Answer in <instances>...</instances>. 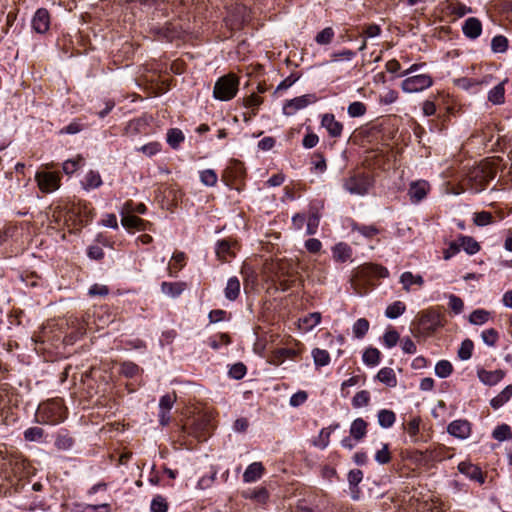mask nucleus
Instances as JSON below:
<instances>
[{"label": "nucleus", "instance_id": "nucleus-27", "mask_svg": "<svg viewBox=\"0 0 512 512\" xmlns=\"http://www.w3.org/2000/svg\"><path fill=\"white\" fill-rule=\"evenodd\" d=\"M102 183V178L99 172L90 170L86 173L82 185L85 190H90L99 188Z\"/></svg>", "mask_w": 512, "mask_h": 512}, {"label": "nucleus", "instance_id": "nucleus-38", "mask_svg": "<svg viewBox=\"0 0 512 512\" xmlns=\"http://www.w3.org/2000/svg\"><path fill=\"white\" fill-rule=\"evenodd\" d=\"M370 324L369 321L366 318H359L352 327L353 334L356 338H363L368 330H369Z\"/></svg>", "mask_w": 512, "mask_h": 512}, {"label": "nucleus", "instance_id": "nucleus-41", "mask_svg": "<svg viewBox=\"0 0 512 512\" xmlns=\"http://www.w3.org/2000/svg\"><path fill=\"white\" fill-rule=\"evenodd\" d=\"M363 362L370 366H375L380 362V352L376 348H367L363 353Z\"/></svg>", "mask_w": 512, "mask_h": 512}, {"label": "nucleus", "instance_id": "nucleus-8", "mask_svg": "<svg viewBox=\"0 0 512 512\" xmlns=\"http://www.w3.org/2000/svg\"><path fill=\"white\" fill-rule=\"evenodd\" d=\"M317 101L318 98L315 94H305L287 100L283 105V114L286 116H292L297 111L302 110L307 106L316 103Z\"/></svg>", "mask_w": 512, "mask_h": 512}, {"label": "nucleus", "instance_id": "nucleus-11", "mask_svg": "<svg viewBox=\"0 0 512 512\" xmlns=\"http://www.w3.org/2000/svg\"><path fill=\"white\" fill-rule=\"evenodd\" d=\"M447 432L456 438L466 439L471 434V424L463 419L454 420L448 425Z\"/></svg>", "mask_w": 512, "mask_h": 512}, {"label": "nucleus", "instance_id": "nucleus-47", "mask_svg": "<svg viewBox=\"0 0 512 512\" xmlns=\"http://www.w3.org/2000/svg\"><path fill=\"white\" fill-rule=\"evenodd\" d=\"M366 111V105L360 101L350 103L347 109L348 115L352 118L361 117L366 113Z\"/></svg>", "mask_w": 512, "mask_h": 512}, {"label": "nucleus", "instance_id": "nucleus-63", "mask_svg": "<svg viewBox=\"0 0 512 512\" xmlns=\"http://www.w3.org/2000/svg\"><path fill=\"white\" fill-rule=\"evenodd\" d=\"M449 307L455 314H460L463 311L464 302L460 297L451 294L449 296Z\"/></svg>", "mask_w": 512, "mask_h": 512}, {"label": "nucleus", "instance_id": "nucleus-2", "mask_svg": "<svg viewBox=\"0 0 512 512\" xmlns=\"http://www.w3.org/2000/svg\"><path fill=\"white\" fill-rule=\"evenodd\" d=\"M38 421L44 424L56 425L66 418V408L60 399L42 403L37 412Z\"/></svg>", "mask_w": 512, "mask_h": 512}, {"label": "nucleus", "instance_id": "nucleus-28", "mask_svg": "<svg viewBox=\"0 0 512 512\" xmlns=\"http://www.w3.org/2000/svg\"><path fill=\"white\" fill-rule=\"evenodd\" d=\"M512 397V385L506 386L497 396L492 398L490 405L494 409L503 406Z\"/></svg>", "mask_w": 512, "mask_h": 512}, {"label": "nucleus", "instance_id": "nucleus-12", "mask_svg": "<svg viewBox=\"0 0 512 512\" xmlns=\"http://www.w3.org/2000/svg\"><path fill=\"white\" fill-rule=\"evenodd\" d=\"M236 247H237L236 241H231L228 239L220 240L217 242V245H216V255L221 261L227 262L231 258L235 257Z\"/></svg>", "mask_w": 512, "mask_h": 512}, {"label": "nucleus", "instance_id": "nucleus-45", "mask_svg": "<svg viewBox=\"0 0 512 512\" xmlns=\"http://www.w3.org/2000/svg\"><path fill=\"white\" fill-rule=\"evenodd\" d=\"M173 264L168 267L169 275L173 276L185 265V254L183 252L175 253L172 256Z\"/></svg>", "mask_w": 512, "mask_h": 512}, {"label": "nucleus", "instance_id": "nucleus-6", "mask_svg": "<svg viewBox=\"0 0 512 512\" xmlns=\"http://www.w3.org/2000/svg\"><path fill=\"white\" fill-rule=\"evenodd\" d=\"M433 85V78L429 74H418L405 78L401 89L405 93L422 92Z\"/></svg>", "mask_w": 512, "mask_h": 512}, {"label": "nucleus", "instance_id": "nucleus-40", "mask_svg": "<svg viewBox=\"0 0 512 512\" xmlns=\"http://www.w3.org/2000/svg\"><path fill=\"white\" fill-rule=\"evenodd\" d=\"M333 255L336 260L345 262L351 256V249L346 244L339 243L334 247Z\"/></svg>", "mask_w": 512, "mask_h": 512}, {"label": "nucleus", "instance_id": "nucleus-44", "mask_svg": "<svg viewBox=\"0 0 512 512\" xmlns=\"http://www.w3.org/2000/svg\"><path fill=\"white\" fill-rule=\"evenodd\" d=\"M364 271L367 275L377 277V278H386L389 275V271L386 267L377 264H370L364 268Z\"/></svg>", "mask_w": 512, "mask_h": 512}, {"label": "nucleus", "instance_id": "nucleus-46", "mask_svg": "<svg viewBox=\"0 0 512 512\" xmlns=\"http://www.w3.org/2000/svg\"><path fill=\"white\" fill-rule=\"evenodd\" d=\"M473 348V341L470 339H465L464 341H462L460 348L458 350V357L464 361L470 359L472 356Z\"/></svg>", "mask_w": 512, "mask_h": 512}, {"label": "nucleus", "instance_id": "nucleus-31", "mask_svg": "<svg viewBox=\"0 0 512 512\" xmlns=\"http://www.w3.org/2000/svg\"><path fill=\"white\" fill-rule=\"evenodd\" d=\"M505 99V89L504 82L497 84L493 89H491L488 93V100L495 104H502Z\"/></svg>", "mask_w": 512, "mask_h": 512}, {"label": "nucleus", "instance_id": "nucleus-13", "mask_svg": "<svg viewBox=\"0 0 512 512\" xmlns=\"http://www.w3.org/2000/svg\"><path fill=\"white\" fill-rule=\"evenodd\" d=\"M321 125L327 130L330 137L339 138L342 135L343 124L337 121L332 113L322 116Z\"/></svg>", "mask_w": 512, "mask_h": 512}, {"label": "nucleus", "instance_id": "nucleus-49", "mask_svg": "<svg viewBox=\"0 0 512 512\" xmlns=\"http://www.w3.org/2000/svg\"><path fill=\"white\" fill-rule=\"evenodd\" d=\"M508 48V40L505 36L497 35L491 41V49L495 53H503Z\"/></svg>", "mask_w": 512, "mask_h": 512}, {"label": "nucleus", "instance_id": "nucleus-57", "mask_svg": "<svg viewBox=\"0 0 512 512\" xmlns=\"http://www.w3.org/2000/svg\"><path fill=\"white\" fill-rule=\"evenodd\" d=\"M83 161V158L81 156H78L76 159H69L63 163V171L67 175H71L75 173L79 167L81 162Z\"/></svg>", "mask_w": 512, "mask_h": 512}, {"label": "nucleus", "instance_id": "nucleus-50", "mask_svg": "<svg viewBox=\"0 0 512 512\" xmlns=\"http://www.w3.org/2000/svg\"><path fill=\"white\" fill-rule=\"evenodd\" d=\"M369 401L370 393L367 390H361L354 395L352 399V405L355 408H361L367 406Z\"/></svg>", "mask_w": 512, "mask_h": 512}, {"label": "nucleus", "instance_id": "nucleus-16", "mask_svg": "<svg viewBox=\"0 0 512 512\" xmlns=\"http://www.w3.org/2000/svg\"><path fill=\"white\" fill-rule=\"evenodd\" d=\"M458 470L460 473L466 475L471 480L478 481L479 483H484V476L482 474L481 469L478 466L470 462L463 461L458 464Z\"/></svg>", "mask_w": 512, "mask_h": 512}, {"label": "nucleus", "instance_id": "nucleus-3", "mask_svg": "<svg viewBox=\"0 0 512 512\" xmlns=\"http://www.w3.org/2000/svg\"><path fill=\"white\" fill-rule=\"evenodd\" d=\"M239 90V78L229 73L220 77L213 88V96L220 101H229L233 99Z\"/></svg>", "mask_w": 512, "mask_h": 512}, {"label": "nucleus", "instance_id": "nucleus-5", "mask_svg": "<svg viewBox=\"0 0 512 512\" xmlns=\"http://www.w3.org/2000/svg\"><path fill=\"white\" fill-rule=\"evenodd\" d=\"M440 314L428 309L421 311L417 317V328L421 334L429 335L441 326Z\"/></svg>", "mask_w": 512, "mask_h": 512}, {"label": "nucleus", "instance_id": "nucleus-48", "mask_svg": "<svg viewBox=\"0 0 512 512\" xmlns=\"http://www.w3.org/2000/svg\"><path fill=\"white\" fill-rule=\"evenodd\" d=\"M334 35V30L331 27H326L316 35L315 41L319 45H327L332 42Z\"/></svg>", "mask_w": 512, "mask_h": 512}, {"label": "nucleus", "instance_id": "nucleus-9", "mask_svg": "<svg viewBox=\"0 0 512 512\" xmlns=\"http://www.w3.org/2000/svg\"><path fill=\"white\" fill-rule=\"evenodd\" d=\"M176 394H165L159 400V422L162 426H166L170 422L169 412L176 402Z\"/></svg>", "mask_w": 512, "mask_h": 512}, {"label": "nucleus", "instance_id": "nucleus-37", "mask_svg": "<svg viewBox=\"0 0 512 512\" xmlns=\"http://www.w3.org/2000/svg\"><path fill=\"white\" fill-rule=\"evenodd\" d=\"M492 437L497 441L512 439V431L510 426L507 424L497 426L492 432Z\"/></svg>", "mask_w": 512, "mask_h": 512}, {"label": "nucleus", "instance_id": "nucleus-17", "mask_svg": "<svg viewBox=\"0 0 512 512\" xmlns=\"http://www.w3.org/2000/svg\"><path fill=\"white\" fill-rule=\"evenodd\" d=\"M264 470V466L261 462H254L250 464L243 474V481L246 483L257 481L262 477Z\"/></svg>", "mask_w": 512, "mask_h": 512}, {"label": "nucleus", "instance_id": "nucleus-56", "mask_svg": "<svg viewBox=\"0 0 512 512\" xmlns=\"http://www.w3.org/2000/svg\"><path fill=\"white\" fill-rule=\"evenodd\" d=\"M493 215L488 211H481L474 214V223L477 226H486L493 223Z\"/></svg>", "mask_w": 512, "mask_h": 512}, {"label": "nucleus", "instance_id": "nucleus-58", "mask_svg": "<svg viewBox=\"0 0 512 512\" xmlns=\"http://www.w3.org/2000/svg\"><path fill=\"white\" fill-rule=\"evenodd\" d=\"M246 373H247V368L241 362L233 364L231 366V368L229 369V376L236 380L242 379L246 375Z\"/></svg>", "mask_w": 512, "mask_h": 512}, {"label": "nucleus", "instance_id": "nucleus-10", "mask_svg": "<svg viewBox=\"0 0 512 512\" xmlns=\"http://www.w3.org/2000/svg\"><path fill=\"white\" fill-rule=\"evenodd\" d=\"M32 27L39 34H44L49 30L50 14L47 9L40 8L35 12L32 19Z\"/></svg>", "mask_w": 512, "mask_h": 512}, {"label": "nucleus", "instance_id": "nucleus-29", "mask_svg": "<svg viewBox=\"0 0 512 512\" xmlns=\"http://www.w3.org/2000/svg\"><path fill=\"white\" fill-rule=\"evenodd\" d=\"M459 241L460 247H462L469 255H474L480 250L479 243L473 237L460 236Z\"/></svg>", "mask_w": 512, "mask_h": 512}, {"label": "nucleus", "instance_id": "nucleus-20", "mask_svg": "<svg viewBox=\"0 0 512 512\" xmlns=\"http://www.w3.org/2000/svg\"><path fill=\"white\" fill-rule=\"evenodd\" d=\"M121 224L128 230L136 229L138 231H143L146 229V222L132 214L123 215L121 218Z\"/></svg>", "mask_w": 512, "mask_h": 512}, {"label": "nucleus", "instance_id": "nucleus-39", "mask_svg": "<svg viewBox=\"0 0 512 512\" xmlns=\"http://www.w3.org/2000/svg\"><path fill=\"white\" fill-rule=\"evenodd\" d=\"M453 372V366L448 360H440L435 365V374L439 378H447Z\"/></svg>", "mask_w": 512, "mask_h": 512}, {"label": "nucleus", "instance_id": "nucleus-7", "mask_svg": "<svg viewBox=\"0 0 512 512\" xmlns=\"http://www.w3.org/2000/svg\"><path fill=\"white\" fill-rule=\"evenodd\" d=\"M38 188L43 193H52L60 188L61 175L59 172L39 171L35 175Z\"/></svg>", "mask_w": 512, "mask_h": 512}, {"label": "nucleus", "instance_id": "nucleus-59", "mask_svg": "<svg viewBox=\"0 0 512 512\" xmlns=\"http://www.w3.org/2000/svg\"><path fill=\"white\" fill-rule=\"evenodd\" d=\"M375 460L382 465L391 461V454L388 444H383L382 448L376 452Z\"/></svg>", "mask_w": 512, "mask_h": 512}, {"label": "nucleus", "instance_id": "nucleus-42", "mask_svg": "<svg viewBox=\"0 0 512 512\" xmlns=\"http://www.w3.org/2000/svg\"><path fill=\"white\" fill-rule=\"evenodd\" d=\"M420 423H421V418L417 416V417L411 418L405 426L406 432L408 433V435L412 438V440L414 442L417 440V435L419 434V431H420Z\"/></svg>", "mask_w": 512, "mask_h": 512}, {"label": "nucleus", "instance_id": "nucleus-22", "mask_svg": "<svg viewBox=\"0 0 512 512\" xmlns=\"http://www.w3.org/2000/svg\"><path fill=\"white\" fill-rule=\"evenodd\" d=\"M225 297L230 301H235L240 294V281L236 276L230 277L224 289Z\"/></svg>", "mask_w": 512, "mask_h": 512}, {"label": "nucleus", "instance_id": "nucleus-14", "mask_svg": "<svg viewBox=\"0 0 512 512\" xmlns=\"http://www.w3.org/2000/svg\"><path fill=\"white\" fill-rule=\"evenodd\" d=\"M429 184L426 181L413 182L408 190V195L413 203L423 200L428 192Z\"/></svg>", "mask_w": 512, "mask_h": 512}, {"label": "nucleus", "instance_id": "nucleus-24", "mask_svg": "<svg viewBox=\"0 0 512 512\" xmlns=\"http://www.w3.org/2000/svg\"><path fill=\"white\" fill-rule=\"evenodd\" d=\"M321 318V313L319 312L310 313L307 316L299 319V327L306 332L311 331L321 322Z\"/></svg>", "mask_w": 512, "mask_h": 512}, {"label": "nucleus", "instance_id": "nucleus-34", "mask_svg": "<svg viewBox=\"0 0 512 512\" xmlns=\"http://www.w3.org/2000/svg\"><path fill=\"white\" fill-rule=\"evenodd\" d=\"M504 376V373L500 370L496 371H482L479 373V378L481 381L488 385H495L498 383Z\"/></svg>", "mask_w": 512, "mask_h": 512}, {"label": "nucleus", "instance_id": "nucleus-43", "mask_svg": "<svg viewBox=\"0 0 512 512\" xmlns=\"http://www.w3.org/2000/svg\"><path fill=\"white\" fill-rule=\"evenodd\" d=\"M45 432L42 428L34 426L24 431V439L29 442H39L42 440Z\"/></svg>", "mask_w": 512, "mask_h": 512}, {"label": "nucleus", "instance_id": "nucleus-52", "mask_svg": "<svg viewBox=\"0 0 512 512\" xmlns=\"http://www.w3.org/2000/svg\"><path fill=\"white\" fill-rule=\"evenodd\" d=\"M200 180L206 186H215L218 180L217 174L212 169H206L200 172Z\"/></svg>", "mask_w": 512, "mask_h": 512}, {"label": "nucleus", "instance_id": "nucleus-33", "mask_svg": "<svg viewBox=\"0 0 512 512\" xmlns=\"http://www.w3.org/2000/svg\"><path fill=\"white\" fill-rule=\"evenodd\" d=\"M378 423L383 428H390L396 420V415L392 410L382 409L378 412Z\"/></svg>", "mask_w": 512, "mask_h": 512}, {"label": "nucleus", "instance_id": "nucleus-62", "mask_svg": "<svg viewBox=\"0 0 512 512\" xmlns=\"http://www.w3.org/2000/svg\"><path fill=\"white\" fill-rule=\"evenodd\" d=\"M354 230L367 238H372L379 233V229L374 225H359Z\"/></svg>", "mask_w": 512, "mask_h": 512}, {"label": "nucleus", "instance_id": "nucleus-35", "mask_svg": "<svg viewBox=\"0 0 512 512\" xmlns=\"http://www.w3.org/2000/svg\"><path fill=\"white\" fill-rule=\"evenodd\" d=\"M184 139L183 132L178 128H171L167 132V142L173 149L178 148Z\"/></svg>", "mask_w": 512, "mask_h": 512}, {"label": "nucleus", "instance_id": "nucleus-15", "mask_svg": "<svg viewBox=\"0 0 512 512\" xmlns=\"http://www.w3.org/2000/svg\"><path fill=\"white\" fill-rule=\"evenodd\" d=\"M463 34L469 39H476L481 35L482 24L476 17H470L465 20L462 27Z\"/></svg>", "mask_w": 512, "mask_h": 512}, {"label": "nucleus", "instance_id": "nucleus-19", "mask_svg": "<svg viewBox=\"0 0 512 512\" xmlns=\"http://www.w3.org/2000/svg\"><path fill=\"white\" fill-rule=\"evenodd\" d=\"M187 285L184 282H162V292L172 298L180 296L186 289Z\"/></svg>", "mask_w": 512, "mask_h": 512}, {"label": "nucleus", "instance_id": "nucleus-36", "mask_svg": "<svg viewBox=\"0 0 512 512\" xmlns=\"http://www.w3.org/2000/svg\"><path fill=\"white\" fill-rule=\"evenodd\" d=\"M312 357L317 367H323L330 363V355L324 349L314 348L312 350Z\"/></svg>", "mask_w": 512, "mask_h": 512}, {"label": "nucleus", "instance_id": "nucleus-1", "mask_svg": "<svg viewBox=\"0 0 512 512\" xmlns=\"http://www.w3.org/2000/svg\"><path fill=\"white\" fill-rule=\"evenodd\" d=\"M496 170L489 162H482L472 167L466 174L465 181L474 192L484 190L487 184L494 179Z\"/></svg>", "mask_w": 512, "mask_h": 512}, {"label": "nucleus", "instance_id": "nucleus-21", "mask_svg": "<svg viewBox=\"0 0 512 512\" xmlns=\"http://www.w3.org/2000/svg\"><path fill=\"white\" fill-rule=\"evenodd\" d=\"M376 378L378 381L388 387H396L397 385V377L392 368L384 367L380 369L376 375Z\"/></svg>", "mask_w": 512, "mask_h": 512}, {"label": "nucleus", "instance_id": "nucleus-25", "mask_svg": "<svg viewBox=\"0 0 512 512\" xmlns=\"http://www.w3.org/2000/svg\"><path fill=\"white\" fill-rule=\"evenodd\" d=\"M400 282L403 284V289L408 292L410 291V286L413 284L422 286L424 279L421 275H414L412 272L406 271L401 274Z\"/></svg>", "mask_w": 512, "mask_h": 512}, {"label": "nucleus", "instance_id": "nucleus-18", "mask_svg": "<svg viewBox=\"0 0 512 512\" xmlns=\"http://www.w3.org/2000/svg\"><path fill=\"white\" fill-rule=\"evenodd\" d=\"M490 76H486L481 80L468 78V77H462L455 81L456 85L463 89V90H472L473 88H476L481 85H488L490 83Z\"/></svg>", "mask_w": 512, "mask_h": 512}, {"label": "nucleus", "instance_id": "nucleus-26", "mask_svg": "<svg viewBox=\"0 0 512 512\" xmlns=\"http://www.w3.org/2000/svg\"><path fill=\"white\" fill-rule=\"evenodd\" d=\"M74 439L70 436V434L66 431H60L57 433L55 438V447L58 450H70L74 445Z\"/></svg>", "mask_w": 512, "mask_h": 512}, {"label": "nucleus", "instance_id": "nucleus-32", "mask_svg": "<svg viewBox=\"0 0 512 512\" xmlns=\"http://www.w3.org/2000/svg\"><path fill=\"white\" fill-rule=\"evenodd\" d=\"M406 311V305L402 301H395L388 305L385 310V316L389 319H396Z\"/></svg>", "mask_w": 512, "mask_h": 512}, {"label": "nucleus", "instance_id": "nucleus-30", "mask_svg": "<svg viewBox=\"0 0 512 512\" xmlns=\"http://www.w3.org/2000/svg\"><path fill=\"white\" fill-rule=\"evenodd\" d=\"M491 318V312L485 309H476L469 315V322L473 325H483Z\"/></svg>", "mask_w": 512, "mask_h": 512}, {"label": "nucleus", "instance_id": "nucleus-64", "mask_svg": "<svg viewBox=\"0 0 512 512\" xmlns=\"http://www.w3.org/2000/svg\"><path fill=\"white\" fill-rule=\"evenodd\" d=\"M312 164L314 169L320 173H323L327 168L325 157L321 153H314Z\"/></svg>", "mask_w": 512, "mask_h": 512}, {"label": "nucleus", "instance_id": "nucleus-23", "mask_svg": "<svg viewBox=\"0 0 512 512\" xmlns=\"http://www.w3.org/2000/svg\"><path fill=\"white\" fill-rule=\"evenodd\" d=\"M367 433V423L362 418L355 419L350 427V435L357 441L363 439Z\"/></svg>", "mask_w": 512, "mask_h": 512}, {"label": "nucleus", "instance_id": "nucleus-53", "mask_svg": "<svg viewBox=\"0 0 512 512\" xmlns=\"http://www.w3.org/2000/svg\"><path fill=\"white\" fill-rule=\"evenodd\" d=\"M481 338L486 345L493 347L499 339V334L496 329L490 328L482 331Z\"/></svg>", "mask_w": 512, "mask_h": 512}, {"label": "nucleus", "instance_id": "nucleus-60", "mask_svg": "<svg viewBox=\"0 0 512 512\" xmlns=\"http://www.w3.org/2000/svg\"><path fill=\"white\" fill-rule=\"evenodd\" d=\"M399 333L396 330H388L383 335V342L387 348L394 347L399 341Z\"/></svg>", "mask_w": 512, "mask_h": 512}, {"label": "nucleus", "instance_id": "nucleus-61", "mask_svg": "<svg viewBox=\"0 0 512 512\" xmlns=\"http://www.w3.org/2000/svg\"><path fill=\"white\" fill-rule=\"evenodd\" d=\"M262 102H263V99L255 93H252L250 96H248L244 99L245 107L251 108L253 110L254 115L256 114L255 110L258 109V107L262 104Z\"/></svg>", "mask_w": 512, "mask_h": 512}, {"label": "nucleus", "instance_id": "nucleus-55", "mask_svg": "<svg viewBox=\"0 0 512 512\" xmlns=\"http://www.w3.org/2000/svg\"><path fill=\"white\" fill-rule=\"evenodd\" d=\"M150 509L152 512H167L168 503L163 496L157 495L152 499Z\"/></svg>", "mask_w": 512, "mask_h": 512}, {"label": "nucleus", "instance_id": "nucleus-54", "mask_svg": "<svg viewBox=\"0 0 512 512\" xmlns=\"http://www.w3.org/2000/svg\"><path fill=\"white\" fill-rule=\"evenodd\" d=\"M230 342H231L230 336L226 333H221L219 335H216V336L210 338L208 343L212 349L217 350V349H219V347L221 345H228V344H230Z\"/></svg>", "mask_w": 512, "mask_h": 512}, {"label": "nucleus", "instance_id": "nucleus-4", "mask_svg": "<svg viewBox=\"0 0 512 512\" xmlns=\"http://www.w3.org/2000/svg\"><path fill=\"white\" fill-rule=\"evenodd\" d=\"M343 187L352 195L363 196L372 187V179L365 173H354L344 180Z\"/></svg>", "mask_w": 512, "mask_h": 512}, {"label": "nucleus", "instance_id": "nucleus-51", "mask_svg": "<svg viewBox=\"0 0 512 512\" xmlns=\"http://www.w3.org/2000/svg\"><path fill=\"white\" fill-rule=\"evenodd\" d=\"M320 223V214L318 211L312 212L307 219L306 234L313 235L317 232Z\"/></svg>", "mask_w": 512, "mask_h": 512}]
</instances>
